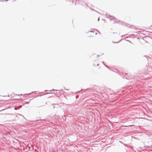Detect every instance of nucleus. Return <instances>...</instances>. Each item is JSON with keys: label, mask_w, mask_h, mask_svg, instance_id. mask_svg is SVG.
Listing matches in <instances>:
<instances>
[{"label": "nucleus", "mask_w": 152, "mask_h": 152, "mask_svg": "<svg viewBox=\"0 0 152 152\" xmlns=\"http://www.w3.org/2000/svg\"><path fill=\"white\" fill-rule=\"evenodd\" d=\"M7 96H3V97L1 99V100H9V99L7 98Z\"/></svg>", "instance_id": "obj_1"}, {"label": "nucleus", "mask_w": 152, "mask_h": 152, "mask_svg": "<svg viewBox=\"0 0 152 152\" xmlns=\"http://www.w3.org/2000/svg\"><path fill=\"white\" fill-rule=\"evenodd\" d=\"M95 34H97V33H96Z\"/></svg>", "instance_id": "obj_2"}]
</instances>
